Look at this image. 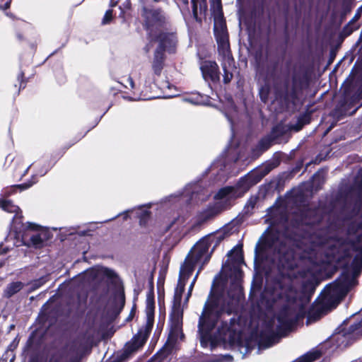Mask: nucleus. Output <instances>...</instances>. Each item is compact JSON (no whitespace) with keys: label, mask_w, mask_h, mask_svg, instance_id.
Listing matches in <instances>:
<instances>
[{"label":"nucleus","mask_w":362,"mask_h":362,"mask_svg":"<svg viewBox=\"0 0 362 362\" xmlns=\"http://www.w3.org/2000/svg\"><path fill=\"white\" fill-rule=\"evenodd\" d=\"M214 242V238H205L199 241L191 250L185 262L180 267L179 279L175 290L172 312L170 315V329L168 339L160 356H165L175 347L178 340H182L184 334L182 332V309L180 305L181 296L185 291L186 283L191 276L196 264H201L202 269L210 259L213 250L209 248Z\"/></svg>","instance_id":"obj_1"},{"label":"nucleus","mask_w":362,"mask_h":362,"mask_svg":"<svg viewBox=\"0 0 362 362\" xmlns=\"http://www.w3.org/2000/svg\"><path fill=\"white\" fill-rule=\"evenodd\" d=\"M237 300L232 299L231 304L226 307L221 300H209L206 302L202 315L199 317V331L202 335L217 327L221 339H225L226 333L229 331L230 326L227 322H223V315H230L234 308Z\"/></svg>","instance_id":"obj_2"},{"label":"nucleus","mask_w":362,"mask_h":362,"mask_svg":"<svg viewBox=\"0 0 362 362\" xmlns=\"http://www.w3.org/2000/svg\"><path fill=\"white\" fill-rule=\"evenodd\" d=\"M158 40L159 46L154 54L152 62V71L148 73L144 78V91L146 93L153 88L152 85H154L156 78L159 77L161 74L164 66L163 51L166 49L168 52H173L177 43L176 37L173 33L161 34L158 37Z\"/></svg>","instance_id":"obj_3"},{"label":"nucleus","mask_w":362,"mask_h":362,"mask_svg":"<svg viewBox=\"0 0 362 362\" xmlns=\"http://www.w3.org/2000/svg\"><path fill=\"white\" fill-rule=\"evenodd\" d=\"M214 35L219 54L222 56V67L224 71L223 81L225 83H228L233 77L232 71L235 69V62L230 53L227 30L220 18L216 20Z\"/></svg>","instance_id":"obj_4"},{"label":"nucleus","mask_w":362,"mask_h":362,"mask_svg":"<svg viewBox=\"0 0 362 362\" xmlns=\"http://www.w3.org/2000/svg\"><path fill=\"white\" fill-rule=\"evenodd\" d=\"M155 303L153 296L148 294L146 300V324L144 329H140L131 341L126 344L124 353L128 355L136 351L145 344L154 322Z\"/></svg>","instance_id":"obj_5"},{"label":"nucleus","mask_w":362,"mask_h":362,"mask_svg":"<svg viewBox=\"0 0 362 362\" xmlns=\"http://www.w3.org/2000/svg\"><path fill=\"white\" fill-rule=\"evenodd\" d=\"M356 284L357 281L354 277L348 274H344L327 288L325 298L327 300L334 299L337 305Z\"/></svg>","instance_id":"obj_6"},{"label":"nucleus","mask_w":362,"mask_h":362,"mask_svg":"<svg viewBox=\"0 0 362 362\" xmlns=\"http://www.w3.org/2000/svg\"><path fill=\"white\" fill-rule=\"evenodd\" d=\"M21 233V238L23 245L28 247L40 248L43 245V239L41 237L43 231L41 226L31 222L22 224L19 232Z\"/></svg>","instance_id":"obj_7"},{"label":"nucleus","mask_w":362,"mask_h":362,"mask_svg":"<svg viewBox=\"0 0 362 362\" xmlns=\"http://www.w3.org/2000/svg\"><path fill=\"white\" fill-rule=\"evenodd\" d=\"M201 70L204 78L206 81H216L219 79L218 66L215 62L205 61L201 66Z\"/></svg>","instance_id":"obj_8"},{"label":"nucleus","mask_w":362,"mask_h":362,"mask_svg":"<svg viewBox=\"0 0 362 362\" xmlns=\"http://www.w3.org/2000/svg\"><path fill=\"white\" fill-rule=\"evenodd\" d=\"M0 208L8 213L15 214L13 218V223L14 226L16 224H23L22 223V211L20 208L18 206L13 204L12 202L0 198Z\"/></svg>","instance_id":"obj_9"},{"label":"nucleus","mask_w":362,"mask_h":362,"mask_svg":"<svg viewBox=\"0 0 362 362\" xmlns=\"http://www.w3.org/2000/svg\"><path fill=\"white\" fill-rule=\"evenodd\" d=\"M243 195L238 189L234 187H225L219 189L215 194L214 199L221 201H230Z\"/></svg>","instance_id":"obj_10"},{"label":"nucleus","mask_w":362,"mask_h":362,"mask_svg":"<svg viewBox=\"0 0 362 362\" xmlns=\"http://www.w3.org/2000/svg\"><path fill=\"white\" fill-rule=\"evenodd\" d=\"M344 337L349 339H355L362 337V320L358 323L351 325L347 332L341 331L338 334L339 337Z\"/></svg>","instance_id":"obj_11"},{"label":"nucleus","mask_w":362,"mask_h":362,"mask_svg":"<svg viewBox=\"0 0 362 362\" xmlns=\"http://www.w3.org/2000/svg\"><path fill=\"white\" fill-rule=\"evenodd\" d=\"M147 22L150 25H160L165 21V16L160 11L153 10L146 12Z\"/></svg>","instance_id":"obj_12"},{"label":"nucleus","mask_w":362,"mask_h":362,"mask_svg":"<svg viewBox=\"0 0 362 362\" xmlns=\"http://www.w3.org/2000/svg\"><path fill=\"white\" fill-rule=\"evenodd\" d=\"M33 181L30 182L29 183H24L22 185H13L9 187H6L3 191V194L4 196H10L17 190L22 191L23 189H28V187H31L33 184L37 182V178L36 176L34 175L32 177Z\"/></svg>","instance_id":"obj_13"},{"label":"nucleus","mask_w":362,"mask_h":362,"mask_svg":"<svg viewBox=\"0 0 362 362\" xmlns=\"http://www.w3.org/2000/svg\"><path fill=\"white\" fill-rule=\"evenodd\" d=\"M23 288V284L21 282H13L8 285L4 291V296L6 298H10L15 293H18Z\"/></svg>","instance_id":"obj_14"},{"label":"nucleus","mask_w":362,"mask_h":362,"mask_svg":"<svg viewBox=\"0 0 362 362\" xmlns=\"http://www.w3.org/2000/svg\"><path fill=\"white\" fill-rule=\"evenodd\" d=\"M211 9L213 12L215 13L214 16V24L216 23V20L218 18H221L224 26H226L225 22L223 21V16L221 15V0H213L211 4ZM215 26L214 27V28ZM226 28V27H225Z\"/></svg>","instance_id":"obj_15"},{"label":"nucleus","mask_w":362,"mask_h":362,"mask_svg":"<svg viewBox=\"0 0 362 362\" xmlns=\"http://www.w3.org/2000/svg\"><path fill=\"white\" fill-rule=\"evenodd\" d=\"M185 100L196 105H206L209 103V98L197 94L190 98H186Z\"/></svg>","instance_id":"obj_16"},{"label":"nucleus","mask_w":362,"mask_h":362,"mask_svg":"<svg viewBox=\"0 0 362 362\" xmlns=\"http://www.w3.org/2000/svg\"><path fill=\"white\" fill-rule=\"evenodd\" d=\"M200 269L198 271V272L197 273V274L195 275V276L194 277L193 280L192 281L189 286V288H188V292H187V294L185 297V301L183 303H182V300H180V305H181V308L182 309V310H184V308L187 305V303H188V300L192 295V290H193V288L194 286V284H195V282L197 281V276L199 275V273L200 272Z\"/></svg>","instance_id":"obj_17"},{"label":"nucleus","mask_w":362,"mask_h":362,"mask_svg":"<svg viewBox=\"0 0 362 362\" xmlns=\"http://www.w3.org/2000/svg\"><path fill=\"white\" fill-rule=\"evenodd\" d=\"M321 354L318 351L309 352L300 358L298 362H312L320 356Z\"/></svg>","instance_id":"obj_18"},{"label":"nucleus","mask_w":362,"mask_h":362,"mask_svg":"<svg viewBox=\"0 0 362 362\" xmlns=\"http://www.w3.org/2000/svg\"><path fill=\"white\" fill-rule=\"evenodd\" d=\"M192 13L193 16L195 18H197V14H198V3L199 4V8L200 10L204 9L206 10V4L205 0H192Z\"/></svg>","instance_id":"obj_19"},{"label":"nucleus","mask_w":362,"mask_h":362,"mask_svg":"<svg viewBox=\"0 0 362 362\" xmlns=\"http://www.w3.org/2000/svg\"><path fill=\"white\" fill-rule=\"evenodd\" d=\"M354 250L357 252L353 264L355 267H359L362 268V247H354Z\"/></svg>","instance_id":"obj_20"},{"label":"nucleus","mask_w":362,"mask_h":362,"mask_svg":"<svg viewBox=\"0 0 362 362\" xmlns=\"http://www.w3.org/2000/svg\"><path fill=\"white\" fill-rule=\"evenodd\" d=\"M184 223L185 220L183 218H177L171 223L170 228L185 233V230H184L185 226L184 225Z\"/></svg>","instance_id":"obj_21"},{"label":"nucleus","mask_w":362,"mask_h":362,"mask_svg":"<svg viewBox=\"0 0 362 362\" xmlns=\"http://www.w3.org/2000/svg\"><path fill=\"white\" fill-rule=\"evenodd\" d=\"M112 18V11L111 10H107L105 12V16L102 20V23L104 25L109 23L111 21Z\"/></svg>","instance_id":"obj_22"},{"label":"nucleus","mask_w":362,"mask_h":362,"mask_svg":"<svg viewBox=\"0 0 362 362\" xmlns=\"http://www.w3.org/2000/svg\"><path fill=\"white\" fill-rule=\"evenodd\" d=\"M30 165L27 166L26 168H23L22 169H18L16 171V176H18L20 178H22L25 174L28 173Z\"/></svg>","instance_id":"obj_23"},{"label":"nucleus","mask_w":362,"mask_h":362,"mask_svg":"<svg viewBox=\"0 0 362 362\" xmlns=\"http://www.w3.org/2000/svg\"><path fill=\"white\" fill-rule=\"evenodd\" d=\"M213 216V213L211 211H204L201 216L200 219L202 222L207 221Z\"/></svg>","instance_id":"obj_24"},{"label":"nucleus","mask_w":362,"mask_h":362,"mask_svg":"<svg viewBox=\"0 0 362 362\" xmlns=\"http://www.w3.org/2000/svg\"><path fill=\"white\" fill-rule=\"evenodd\" d=\"M267 88H262L260 91H259V94H260V97H261V99L263 101H266L267 98Z\"/></svg>","instance_id":"obj_25"},{"label":"nucleus","mask_w":362,"mask_h":362,"mask_svg":"<svg viewBox=\"0 0 362 362\" xmlns=\"http://www.w3.org/2000/svg\"><path fill=\"white\" fill-rule=\"evenodd\" d=\"M149 216V213L148 211L145 210L144 211H142L141 214V217H140V223L141 224H143L144 223L146 219H147Z\"/></svg>","instance_id":"obj_26"},{"label":"nucleus","mask_w":362,"mask_h":362,"mask_svg":"<svg viewBox=\"0 0 362 362\" xmlns=\"http://www.w3.org/2000/svg\"><path fill=\"white\" fill-rule=\"evenodd\" d=\"M45 281H46V279L45 278H42V279L35 281L34 285L36 286L37 287H39L41 285H42L43 284H45Z\"/></svg>","instance_id":"obj_27"},{"label":"nucleus","mask_w":362,"mask_h":362,"mask_svg":"<svg viewBox=\"0 0 362 362\" xmlns=\"http://www.w3.org/2000/svg\"><path fill=\"white\" fill-rule=\"evenodd\" d=\"M127 83L131 87V88H134V83L131 77L127 78Z\"/></svg>","instance_id":"obj_28"},{"label":"nucleus","mask_w":362,"mask_h":362,"mask_svg":"<svg viewBox=\"0 0 362 362\" xmlns=\"http://www.w3.org/2000/svg\"><path fill=\"white\" fill-rule=\"evenodd\" d=\"M11 0L7 1L4 6H0L1 9L6 10L10 7Z\"/></svg>","instance_id":"obj_29"},{"label":"nucleus","mask_w":362,"mask_h":362,"mask_svg":"<svg viewBox=\"0 0 362 362\" xmlns=\"http://www.w3.org/2000/svg\"><path fill=\"white\" fill-rule=\"evenodd\" d=\"M286 250V247L285 245H282L281 246V248H279L277 251V252L281 255V254H284V252Z\"/></svg>","instance_id":"obj_30"},{"label":"nucleus","mask_w":362,"mask_h":362,"mask_svg":"<svg viewBox=\"0 0 362 362\" xmlns=\"http://www.w3.org/2000/svg\"><path fill=\"white\" fill-rule=\"evenodd\" d=\"M236 256H237L236 261H240L242 259V257H241L240 252L239 251H236Z\"/></svg>","instance_id":"obj_31"},{"label":"nucleus","mask_w":362,"mask_h":362,"mask_svg":"<svg viewBox=\"0 0 362 362\" xmlns=\"http://www.w3.org/2000/svg\"><path fill=\"white\" fill-rule=\"evenodd\" d=\"M119 298H120L122 302L124 303V294L122 293H119Z\"/></svg>","instance_id":"obj_32"},{"label":"nucleus","mask_w":362,"mask_h":362,"mask_svg":"<svg viewBox=\"0 0 362 362\" xmlns=\"http://www.w3.org/2000/svg\"><path fill=\"white\" fill-rule=\"evenodd\" d=\"M233 252H233V250L230 251V252H228V256H230Z\"/></svg>","instance_id":"obj_33"},{"label":"nucleus","mask_w":362,"mask_h":362,"mask_svg":"<svg viewBox=\"0 0 362 362\" xmlns=\"http://www.w3.org/2000/svg\"><path fill=\"white\" fill-rule=\"evenodd\" d=\"M45 173H46V171L42 172V173H41V174H40V175H41V176H42V175H44Z\"/></svg>","instance_id":"obj_34"},{"label":"nucleus","mask_w":362,"mask_h":362,"mask_svg":"<svg viewBox=\"0 0 362 362\" xmlns=\"http://www.w3.org/2000/svg\"><path fill=\"white\" fill-rule=\"evenodd\" d=\"M154 98V97H153V96H150V95H149V96H147V98H146L150 99V98Z\"/></svg>","instance_id":"obj_35"},{"label":"nucleus","mask_w":362,"mask_h":362,"mask_svg":"<svg viewBox=\"0 0 362 362\" xmlns=\"http://www.w3.org/2000/svg\"><path fill=\"white\" fill-rule=\"evenodd\" d=\"M110 272H110V271H107V274L110 275Z\"/></svg>","instance_id":"obj_36"},{"label":"nucleus","mask_w":362,"mask_h":362,"mask_svg":"<svg viewBox=\"0 0 362 362\" xmlns=\"http://www.w3.org/2000/svg\"><path fill=\"white\" fill-rule=\"evenodd\" d=\"M217 238H218V240H221V237H218Z\"/></svg>","instance_id":"obj_37"}]
</instances>
